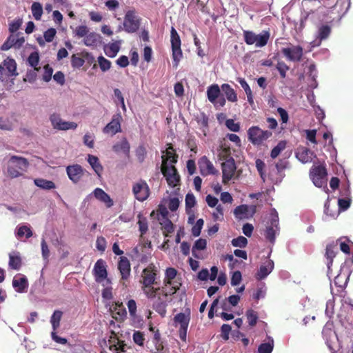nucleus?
I'll return each mask as SVG.
<instances>
[{
    "label": "nucleus",
    "instance_id": "obj_1",
    "mask_svg": "<svg viewBox=\"0 0 353 353\" xmlns=\"http://www.w3.org/2000/svg\"><path fill=\"white\" fill-rule=\"evenodd\" d=\"M159 270L153 264H149L142 271L141 283L142 284L141 289L149 299L156 298L157 293L159 291L165 292V287L154 288L153 285L157 284Z\"/></svg>",
    "mask_w": 353,
    "mask_h": 353
},
{
    "label": "nucleus",
    "instance_id": "obj_2",
    "mask_svg": "<svg viewBox=\"0 0 353 353\" xmlns=\"http://www.w3.org/2000/svg\"><path fill=\"white\" fill-rule=\"evenodd\" d=\"M29 166V162L27 159L12 155L8 161V174L11 178H17L23 174Z\"/></svg>",
    "mask_w": 353,
    "mask_h": 353
},
{
    "label": "nucleus",
    "instance_id": "obj_3",
    "mask_svg": "<svg viewBox=\"0 0 353 353\" xmlns=\"http://www.w3.org/2000/svg\"><path fill=\"white\" fill-rule=\"evenodd\" d=\"M165 278L163 279V285L165 292H162L163 296L166 294L173 295L181 286V283L179 279H176L177 270L174 268H168L165 270Z\"/></svg>",
    "mask_w": 353,
    "mask_h": 353
},
{
    "label": "nucleus",
    "instance_id": "obj_4",
    "mask_svg": "<svg viewBox=\"0 0 353 353\" xmlns=\"http://www.w3.org/2000/svg\"><path fill=\"white\" fill-rule=\"evenodd\" d=\"M170 37L173 66L177 68L183 58V52L181 48V41L180 37L174 27L171 28Z\"/></svg>",
    "mask_w": 353,
    "mask_h": 353
},
{
    "label": "nucleus",
    "instance_id": "obj_5",
    "mask_svg": "<svg viewBox=\"0 0 353 353\" xmlns=\"http://www.w3.org/2000/svg\"><path fill=\"white\" fill-rule=\"evenodd\" d=\"M18 75L17 63L14 59L8 57L0 65V81L7 82L11 77Z\"/></svg>",
    "mask_w": 353,
    "mask_h": 353
},
{
    "label": "nucleus",
    "instance_id": "obj_6",
    "mask_svg": "<svg viewBox=\"0 0 353 353\" xmlns=\"http://www.w3.org/2000/svg\"><path fill=\"white\" fill-rule=\"evenodd\" d=\"M141 19L137 15L135 10L126 12L123 19V29L128 33L136 32L140 27Z\"/></svg>",
    "mask_w": 353,
    "mask_h": 353
},
{
    "label": "nucleus",
    "instance_id": "obj_7",
    "mask_svg": "<svg viewBox=\"0 0 353 353\" xmlns=\"http://www.w3.org/2000/svg\"><path fill=\"white\" fill-rule=\"evenodd\" d=\"M272 135V132L263 130L258 126H252L248 130V139L254 145H261Z\"/></svg>",
    "mask_w": 353,
    "mask_h": 353
},
{
    "label": "nucleus",
    "instance_id": "obj_8",
    "mask_svg": "<svg viewBox=\"0 0 353 353\" xmlns=\"http://www.w3.org/2000/svg\"><path fill=\"white\" fill-rule=\"evenodd\" d=\"M221 89L218 84H212L207 89L208 99L216 109L223 107L226 103L225 99L221 94Z\"/></svg>",
    "mask_w": 353,
    "mask_h": 353
},
{
    "label": "nucleus",
    "instance_id": "obj_9",
    "mask_svg": "<svg viewBox=\"0 0 353 353\" xmlns=\"http://www.w3.org/2000/svg\"><path fill=\"white\" fill-rule=\"evenodd\" d=\"M161 172L165 177L168 185L174 188L178 185L180 181V176L176 168L174 165L168 166L166 164V159H163L161 165Z\"/></svg>",
    "mask_w": 353,
    "mask_h": 353
},
{
    "label": "nucleus",
    "instance_id": "obj_10",
    "mask_svg": "<svg viewBox=\"0 0 353 353\" xmlns=\"http://www.w3.org/2000/svg\"><path fill=\"white\" fill-rule=\"evenodd\" d=\"M256 212L255 205H240L234 210V214L238 219H250L253 217Z\"/></svg>",
    "mask_w": 353,
    "mask_h": 353
},
{
    "label": "nucleus",
    "instance_id": "obj_11",
    "mask_svg": "<svg viewBox=\"0 0 353 353\" xmlns=\"http://www.w3.org/2000/svg\"><path fill=\"white\" fill-rule=\"evenodd\" d=\"M190 320V311L188 312V313L187 314L185 313H183V312H180V313L177 314L176 315H175V316L174 318V322L180 324L179 334L180 339L183 341H186L187 331H188V327Z\"/></svg>",
    "mask_w": 353,
    "mask_h": 353
},
{
    "label": "nucleus",
    "instance_id": "obj_12",
    "mask_svg": "<svg viewBox=\"0 0 353 353\" xmlns=\"http://www.w3.org/2000/svg\"><path fill=\"white\" fill-rule=\"evenodd\" d=\"M50 121L53 128L58 130H74L77 128V123L72 121H63L60 115L56 113L50 115Z\"/></svg>",
    "mask_w": 353,
    "mask_h": 353
},
{
    "label": "nucleus",
    "instance_id": "obj_13",
    "mask_svg": "<svg viewBox=\"0 0 353 353\" xmlns=\"http://www.w3.org/2000/svg\"><path fill=\"white\" fill-rule=\"evenodd\" d=\"M290 46V47L282 48V54L289 61L294 62L300 61L303 54V48L300 46H293L292 44Z\"/></svg>",
    "mask_w": 353,
    "mask_h": 353
},
{
    "label": "nucleus",
    "instance_id": "obj_14",
    "mask_svg": "<svg viewBox=\"0 0 353 353\" xmlns=\"http://www.w3.org/2000/svg\"><path fill=\"white\" fill-rule=\"evenodd\" d=\"M221 166L223 174L222 182L224 184H227L233 178L236 169L234 159L230 157L225 160V161L222 163Z\"/></svg>",
    "mask_w": 353,
    "mask_h": 353
},
{
    "label": "nucleus",
    "instance_id": "obj_15",
    "mask_svg": "<svg viewBox=\"0 0 353 353\" xmlns=\"http://www.w3.org/2000/svg\"><path fill=\"white\" fill-rule=\"evenodd\" d=\"M123 121L122 116L120 112L114 114L110 122H109L103 129L104 134H111L114 135L121 132V122Z\"/></svg>",
    "mask_w": 353,
    "mask_h": 353
},
{
    "label": "nucleus",
    "instance_id": "obj_16",
    "mask_svg": "<svg viewBox=\"0 0 353 353\" xmlns=\"http://www.w3.org/2000/svg\"><path fill=\"white\" fill-rule=\"evenodd\" d=\"M170 294L163 296L161 291L157 293V299L152 304V308L162 317H164L167 313L168 297Z\"/></svg>",
    "mask_w": 353,
    "mask_h": 353
},
{
    "label": "nucleus",
    "instance_id": "obj_17",
    "mask_svg": "<svg viewBox=\"0 0 353 353\" xmlns=\"http://www.w3.org/2000/svg\"><path fill=\"white\" fill-rule=\"evenodd\" d=\"M132 192L135 198L140 201L146 200L150 195L148 185L143 180H140L139 182L134 184Z\"/></svg>",
    "mask_w": 353,
    "mask_h": 353
},
{
    "label": "nucleus",
    "instance_id": "obj_18",
    "mask_svg": "<svg viewBox=\"0 0 353 353\" xmlns=\"http://www.w3.org/2000/svg\"><path fill=\"white\" fill-rule=\"evenodd\" d=\"M280 233L279 222H267L263 230V234L265 239L271 244H274L276 235Z\"/></svg>",
    "mask_w": 353,
    "mask_h": 353
},
{
    "label": "nucleus",
    "instance_id": "obj_19",
    "mask_svg": "<svg viewBox=\"0 0 353 353\" xmlns=\"http://www.w3.org/2000/svg\"><path fill=\"white\" fill-rule=\"evenodd\" d=\"M93 274L95 281L101 283L107 278L106 263L103 259H99L94 264Z\"/></svg>",
    "mask_w": 353,
    "mask_h": 353
},
{
    "label": "nucleus",
    "instance_id": "obj_20",
    "mask_svg": "<svg viewBox=\"0 0 353 353\" xmlns=\"http://www.w3.org/2000/svg\"><path fill=\"white\" fill-rule=\"evenodd\" d=\"M198 164L202 175L217 174L219 173V171L214 168L212 163L205 156L200 158Z\"/></svg>",
    "mask_w": 353,
    "mask_h": 353
},
{
    "label": "nucleus",
    "instance_id": "obj_21",
    "mask_svg": "<svg viewBox=\"0 0 353 353\" xmlns=\"http://www.w3.org/2000/svg\"><path fill=\"white\" fill-rule=\"evenodd\" d=\"M66 172L69 179L74 183H78L83 176V170L79 164L68 165Z\"/></svg>",
    "mask_w": 353,
    "mask_h": 353
},
{
    "label": "nucleus",
    "instance_id": "obj_22",
    "mask_svg": "<svg viewBox=\"0 0 353 353\" xmlns=\"http://www.w3.org/2000/svg\"><path fill=\"white\" fill-rule=\"evenodd\" d=\"M118 269L121 275V279L127 280L130 275V263L125 256H121L118 263Z\"/></svg>",
    "mask_w": 353,
    "mask_h": 353
},
{
    "label": "nucleus",
    "instance_id": "obj_23",
    "mask_svg": "<svg viewBox=\"0 0 353 353\" xmlns=\"http://www.w3.org/2000/svg\"><path fill=\"white\" fill-rule=\"evenodd\" d=\"M25 40L23 37H18L17 35H10L3 44L1 49L3 50H8L12 47L19 48L22 46Z\"/></svg>",
    "mask_w": 353,
    "mask_h": 353
},
{
    "label": "nucleus",
    "instance_id": "obj_24",
    "mask_svg": "<svg viewBox=\"0 0 353 353\" xmlns=\"http://www.w3.org/2000/svg\"><path fill=\"white\" fill-rule=\"evenodd\" d=\"M274 269V262L272 260H266L256 273V279L258 280L264 279Z\"/></svg>",
    "mask_w": 353,
    "mask_h": 353
},
{
    "label": "nucleus",
    "instance_id": "obj_25",
    "mask_svg": "<svg viewBox=\"0 0 353 353\" xmlns=\"http://www.w3.org/2000/svg\"><path fill=\"white\" fill-rule=\"evenodd\" d=\"M19 274L16 275L12 280V286L17 292L22 293L26 292L28 288V281L26 276L23 275L18 277Z\"/></svg>",
    "mask_w": 353,
    "mask_h": 353
},
{
    "label": "nucleus",
    "instance_id": "obj_26",
    "mask_svg": "<svg viewBox=\"0 0 353 353\" xmlns=\"http://www.w3.org/2000/svg\"><path fill=\"white\" fill-rule=\"evenodd\" d=\"M196 204V199L192 193H188L185 196V210L188 214V221H194L195 216L192 211V208Z\"/></svg>",
    "mask_w": 353,
    "mask_h": 353
},
{
    "label": "nucleus",
    "instance_id": "obj_27",
    "mask_svg": "<svg viewBox=\"0 0 353 353\" xmlns=\"http://www.w3.org/2000/svg\"><path fill=\"white\" fill-rule=\"evenodd\" d=\"M297 159L303 163H310L314 156V152L307 148L303 147L299 149L296 154Z\"/></svg>",
    "mask_w": 353,
    "mask_h": 353
},
{
    "label": "nucleus",
    "instance_id": "obj_28",
    "mask_svg": "<svg viewBox=\"0 0 353 353\" xmlns=\"http://www.w3.org/2000/svg\"><path fill=\"white\" fill-rule=\"evenodd\" d=\"M112 150L116 153L123 152L126 157H130V145L126 138H123L112 146Z\"/></svg>",
    "mask_w": 353,
    "mask_h": 353
},
{
    "label": "nucleus",
    "instance_id": "obj_29",
    "mask_svg": "<svg viewBox=\"0 0 353 353\" xmlns=\"http://www.w3.org/2000/svg\"><path fill=\"white\" fill-rule=\"evenodd\" d=\"M22 259L19 252L9 254L8 266L10 269L19 270L22 267Z\"/></svg>",
    "mask_w": 353,
    "mask_h": 353
},
{
    "label": "nucleus",
    "instance_id": "obj_30",
    "mask_svg": "<svg viewBox=\"0 0 353 353\" xmlns=\"http://www.w3.org/2000/svg\"><path fill=\"white\" fill-rule=\"evenodd\" d=\"M94 196L99 201L104 203L108 208L113 205V201L110 196L101 188H96L94 190Z\"/></svg>",
    "mask_w": 353,
    "mask_h": 353
},
{
    "label": "nucleus",
    "instance_id": "obj_31",
    "mask_svg": "<svg viewBox=\"0 0 353 353\" xmlns=\"http://www.w3.org/2000/svg\"><path fill=\"white\" fill-rule=\"evenodd\" d=\"M221 88L229 101L233 103L237 101V94L230 85L228 83H223L221 85Z\"/></svg>",
    "mask_w": 353,
    "mask_h": 353
},
{
    "label": "nucleus",
    "instance_id": "obj_32",
    "mask_svg": "<svg viewBox=\"0 0 353 353\" xmlns=\"http://www.w3.org/2000/svg\"><path fill=\"white\" fill-rule=\"evenodd\" d=\"M270 37V30H263L259 34H256V41L254 43L257 48H262L267 45Z\"/></svg>",
    "mask_w": 353,
    "mask_h": 353
},
{
    "label": "nucleus",
    "instance_id": "obj_33",
    "mask_svg": "<svg viewBox=\"0 0 353 353\" xmlns=\"http://www.w3.org/2000/svg\"><path fill=\"white\" fill-rule=\"evenodd\" d=\"M120 43L121 41H115L105 46L104 48L105 54L110 58L115 57L120 50Z\"/></svg>",
    "mask_w": 353,
    "mask_h": 353
},
{
    "label": "nucleus",
    "instance_id": "obj_34",
    "mask_svg": "<svg viewBox=\"0 0 353 353\" xmlns=\"http://www.w3.org/2000/svg\"><path fill=\"white\" fill-rule=\"evenodd\" d=\"M237 81L239 83V84L241 85L242 88L244 90V91L247 95L248 103L251 105H252L254 104V99H253L252 92L251 90L250 85H248V83L246 82V81L243 78L239 77L237 79Z\"/></svg>",
    "mask_w": 353,
    "mask_h": 353
},
{
    "label": "nucleus",
    "instance_id": "obj_35",
    "mask_svg": "<svg viewBox=\"0 0 353 353\" xmlns=\"http://www.w3.org/2000/svg\"><path fill=\"white\" fill-rule=\"evenodd\" d=\"M343 195H345L346 198L345 199H339L338 200L339 208L340 210H346L350 205L351 199L349 198L350 195V191L349 188H347L344 190V193H342Z\"/></svg>",
    "mask_w": 353,
    "mask_h": 353
},
{
    "label": "nucleus",
    "instance_id": "obj_36",
    "mask_svg": "<svg viewBox=\"0 0 353 353\" xmlns=\"http://www.w3.org/2000/svg\"><path fill=\"white\" fill-rule=\"evenodd\" d=\"M34 183L37 187L43 190H52L56 187L53 181L41 178L35 179Z\"/></svg>",
    "mask_w": 353,
    "mask_h": 353
},
{
    "label": "nucleus",
    "instance_id": "obj_37",
    "mask_svg": "<svg viewBox=\"0 0 353 353\" xmlns=\"http://www.w3.org/2000/svg\"><path fill=\"white\" fill-rule=\"evenodd\" d=\"M88 161L92 166L94 172L100 176L101 172L103 171V167L99 163V159L93 155L89 154Z\"/></svg>",
    "mask_w": 353,
    "mask_h": 353
},
{
    "label": "nucleus",
    "instance_id": "obj_38",
    "mask_svg": "<svg viewBox=\"0 0 353 353\" xmlns=\"http://www.w3.org/2000/svg\"><path fill=\"white\" fill-rule=\"evenodd\" d=\"M16 234L18 239L23 237L28 239L32 236V232L30 226L21 225L17 228Z\"/></svg>",
    "mask_w": 353,
    "mask_h": 353
},
{
    "label": "nucleus",
    "instance_id": "obj_39",
    "mask_svg": "<svg viewBox=\"0 0 353 353\" xmlns=\"http://www.w3.org/2000/svg\"><path fill=\"white\" fill-rule=\"evenodd\" d=\"M334 248L335 246L332 244H329L326 246L325 256L327 260V266L328 269H330V267L332 265L333 259L336 256Z\"/></svg>",
    "mask_w": 353,
    "mask_h": 353
},
{
    "label": "nucleus",
    "instance_id": "obj_40",
    "mask_svg": "<svg viewBox=\"0 0 353 353\" xmlns=\"http://www.w3.org/2000/svg\"><path fill=\"white\" fill-rule=\"evenodd\" d=\"M166 155L162 156V163H163V159H166V162L170 159L171 163H175L177 162L178 156L174 152V150L172 144L168 145V148L166 150Z\"/></svg>",
    "mask_w": 353,
    "mask_h": 353
},
{
    "label": "nucleus",
    "instance_id": "obj_41",
    "mask_svg": "<svg viewBox=\"0 0 353 353\" xmlns=\"http://www.w3.org/2000/svg\"><path fill=\"white\" fill-rule=\"evenodd\" d=\"M245 316L250 327H254L256 325L259 319L257 312L252 309H249L245 312Z\"/></svg>",
    "mask_w": 353,
    "mask_h": 353
},
{
    "label": "nucleus",
    "instance_id": "obj_42",
    "mask_svg": "<svg viewBox=\"0 0 353 353\" xmlns=\"http://www.w3.org/2000/svg\"><path fill=\"white\" fill-rule=\"evenodd\" d=\"M62 315L63 312L60 310H55L52 314L50 323L54 331H56L59 328Z\"/></svg>",
    "mask_w": 353,
    "mask_h": 353
},
{
    "label": "nucleus",
    "instance_id": "obj_43",
    "mask_svg": "<svg viewBox=\"0 0 353 353\" xmlns=\"http://www.w3.org/2000/svg\"><path fill=\"white\" fill-rule=\"evenodd\" d=\"M310 174V177H312V176L326 177L327 176V170H326V168L322 165L314 166L311 168Z\"/></svg>",
    "mask_w": 353,
    "mask_h": 353
},
{
    "label": "nucleus",
    "instance_id": "obj_44",
    "mask_svg": "<svg viewBox=\"0 0 353 353\" xmlns=\"http://www.w3.org/2000/svg\"><path fill=\"white\" fill-rule=\"evenodd\" d=\"M268 343H261L258 347L259 353H272L274 347V340L272 338L269 337Z\"/></svg>",
    "mask_w": 353,
    "mask_h": 353
},
{
    "label": "nucleus",
    "instance_id": "obj_45",
    "mask_svg": "<svg viewBox=\"0 0 353 353\" xmlns=\"http://www.w3.org/2000/svg\"><path fill=\"white\" fill-rule=\"evenodd\" d=\"M207 245V241L205 239H199L194 242L192 247V254L194 257L198 258L197 251L205 249Z\"/></svg>",
    "mask_w": 353,
    "mask_h": 353
},
{
    "label": "nucleus",
    "instance_id": "obj_46",
    "mask_svg": "<svg viewBox=\"0 0 353 353\" xmlns=\"http://www.w3.org/2000/svg\"><path fill=\"white\" fill-rule=\"evenodd\" d=\"M331 33V28L328 25H322L318 30V37L320 41L326 39Z\"/></svg>",
    "mask_w": 353,
    "mask_h": 353
},
{
    "label": "nucleus",
    "instance_id": "obj_47",
    "mask_svg": "<svg viewBox=\"0 0 353 353\" xmlns=\"http://www.w3.org/2000/svg\"><path fill=\"white\" fill-rule=\"evenodd\" d=\"M31 10L34 18L40 20L43 14V8L39 2H34L31 6Z\"/></svg>",
    "mask_w": 353,
    "mask_h": 353
},
{
    "label": "nucleus",
    "instance_id": "obj_48",
    "mask_svg": "<svg viewBox=\"0 0 353 353\" xmlns=\"http://www.w3.org/2000/svg\"><path fill=\"white\" fill-rule=\"evenodd\" d=\"M244 41L248 45H253L256 43V34L252 31L244 30L243 31Z\"/></svg>",
    "mask_w": 353,
    "mask_h": 353
},
{
    "label": "nucleus",
    "instance_id": "obj_49",
    "mask_svg": "<svg viewBox=\"0 0 353 353\" xmlns=\"http://www.w3.org/2000/svg\"><path fill=\"white\" fill-rule=\"evenodd\" d=\"M248 239L243 236H239L237 238H234L231 241V243L234 247H239L241 248H245L248 245Z\"/></svg>",
    "mask_w": 353,
    "mask_h": 353
},
{
    "label": "nucleus",
    "instance_id": "obj_50",
    "mask_svg": "<svg viewBox=\"0 0 353 353\" xmlns=\"http://www.w3.org/2000/svg\"><path fill=\"white\" fill-rule=\"evenodd\" d=\"M98 63L100 69L103 72H106L110 70L112 65L111 62L103 56H99L98 57Z\"/></svg>",
    "mask_w": 353,
    "mask_h": 353
},
{
    "label": "nucleus",
    "instance_id": "obj_51",
    "mask_svg": "<svg viewBox=\"0 0 353 353\" xmlns=\"http://www.w3.org/2000/svg\"><path fill=\"white\" fill-rule=\"evenodd\" d=\"M136 157L140 163H143L145 159L147 151L143 145H140L135 150Z\"/></svg>",
    "mask_w": 353,
    "mask_h": 353
},
{
    "label": "nucleus",
    "instance_id": "obj_52",
    "mask_svg": "<svg viewBox=\"0 0 353 353\" xmlns=\"http://www.w3.org/2000/svg\"><path fill=\"white\" fill-rule=\"evenodd\" d=\"M57 250L63 259L67 258L70 254V248L62 242L58 243Z\"/></svg>",
    "mask_w": 353,
    "mask_h": 353
},
{
    "label": "nucleus",
    "instance_id": "obj_53",
    "mask_svg": "<svg viewBox=\"0 0 353 353\" xmlns=\"http://www.w3.org/2000/svg\"><path fill=\"white\" fill-rule=\"evenodd\" d=\"M28 62L34 68V70H39V68H37L39 62V53L37 52H32L28 58Z\"/></svg>",
    "mask_w": 353,
    "mask_h": 353
},
{
    "label": "nucleus",
    "instance_id": "obj_54",
    "mask_svg": "<svg viewBox=\"0 0 353 353\" xmlns=\"http://www.w3.org/2000/svg\"><path fill=\"white\" fill-rule=\"evenodd\" d=\"M161 225H162V229L163 234L165 237L170 236V234L174 231V225L173 222H164L165 224L163 225L162 222H159Z\"/></svg>",
    "mask_w": 353,
    "mask_h": 353
},
{
    "label": "nucleus",
    "instance_id": "obj_55",
    "mask_svg": "<svg viewBox=\"0 0 353 353\" xmlns=\"http://www.w3.org/2000/svg\"><path fill=\"white\" fill-rule=\"evenodd\" d=\"M285 148V142L280 141L271 151L270 157L272 159L276 158L280 153Z\"/></svg>",
    "mask_w": 353,
    "mask_h": 353
},
{
    "label": "nucleus",
    "instance_id": "obj_56",
    "mask_svg": "<svg viewBox=\"0 0 353 353\" xmlns=\"http://www.w3.org/2000/svg\"><path fill=\"white\" fill-rule=\"evenodd\" d=\"M85 61L83 58L72 54L71 57V65L74 68H79L83 65Z\"/></svg>",
    "mask_w": 353,
    "mask_h": 353
},
{
    "label": "nucleus",
    "instance_id": "obj_57",
    "mask_svg": "<svg viewBox=\"0 0 353 353\" xmlns=\"http://www.w3.org/2000/svg\"><path fill=\"white\" fill-rule=\"evenodd\" d=\"M127 306L129 310L130 316L133 319L137 318V303L134 299H130L127 303Z\"/></svg>",
    "mask_w": 353,
    "mask_h": 353
},
{
    "label": "nucleus",
    "instance_id": "obj_58",
    "mask_svg": "<svg viewBox=\"0 0 353 353\" xmlns=\"http://www.w3.org/2000/svg\"><path fill=\"white\" fill-rule=\"evenodd\" d=\"M0 129L11 131L13 129L12 123L8 119L0 118Z\"/></svg>",
    "mask_w": 353,
    "mask_h": 353
},
{
    "label": "nucleus",
    "instance_id": "obj_59",
    "mask_svg": "<svg viewBox=\"0 0 353 353\" xmlns=\"http://www.w3.org/2000/svg\"><path fill=\"white\" fill-rule=\"evenodd\" d=\"M133 340L138 345L143 346L145 341L143 333L140 331H135L133 334Z\"/></svg>",
    "mask_w": 353,
    "mask_h": 353
},
{
    "label": "nucleus",
    "instance_id": "obj_60",
    "mask_svg": "<svg viewBox=\"0 0 353 353\" xmlns=\"http://www.w3.org/2000/svg\"><path fill=\"white\" fill-rule=\"evenodd\" d=\"M276 69L282 78L286 77V72L289 70V67L283 61H279L276 64Z\"/></svg>",
    "mask_w": 353,
    "mask_h": 353
},
{
    "label": "nucleus",
    "instance_id": "obj_61",
    "mask_svg": "<svg viewBox=\"0 0 353 353\" xmlns=\"http://www.w3.org/2000/svg\"><path fill=\"white\" fill-rule=\"evenodd\" d=\"M225 125L230 130H231L232 132H237L240 130L239 123H235V121L232 119H229L226 120Z\"/></svg>",
    "mask_w": 353,
    "mask_h": 353
},
{
    "label": "nucleus",
    "instance_id": "obj_62",
    "mask_svg": "<svg viewBox=\"0 0 353 353\" xmlns=\"http://www.w3.org/2000/svg\"><path fill=\"white\" fill-rule=\"evenodd\" d=\"M232 330V327L228 324H223L221 327V336L222 339L225 341H228L229 339V334Z\"/></svg>",
    "mask_w": 353,
    "mask_h": 353
},
{
    "label": "nucleus",
    "instance_id": "obj_63",
    "mask_svg": "<svg viewBox=\"0 0 353 353\" xmlns=\"http://www.w3.org/2000/svg\"><path fill=\"white\" fill-rule=\"evenodd\" d=\"M57 34V31L54 28H51L48 29L43 33V37L47 42H52Z\"/></svg>",
    "mask_w": 353,
    "mask_h": 353
},
{
    "label": "nucleus",
    "instance_id": "obj_64",
    "mask_svg": "<svg viewBox=\"0 0 353 353\" xmlns=\"http://www.w3.org/2000/svg\"><path fill=\"white\" fill-rule=\"evenodd\" d=\"M106 241L104 237L103 236H99L96 241V248L97 249L103 252L105 250L106 248Z\"/></svg>",
    "mask_w": 353,
    "mask_h": 353
}]
</instances>
